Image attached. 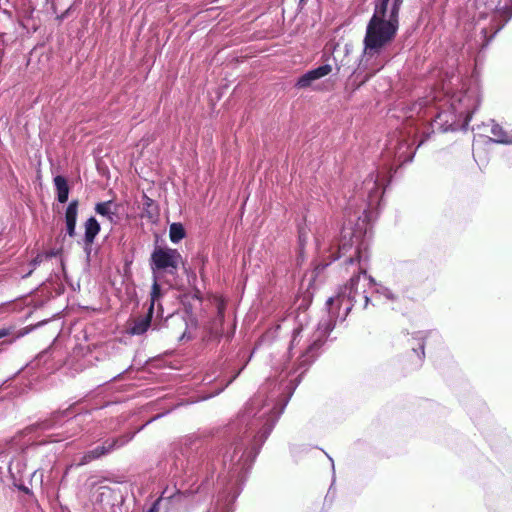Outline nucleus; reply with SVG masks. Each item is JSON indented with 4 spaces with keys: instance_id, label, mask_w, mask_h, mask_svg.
<instances>
[{
    "instance_id": "4468645a",
    "label": "nucleus",
    "mask_w": 512,
    "mask_h": 512,
    "mask_svg": "<svg viewBox=\"0 0 512 512\" xmlns=\"http://www.w3.org/2000/svg\"><path fill=\"white\" fill-rule=\"evenodd\" d=\"M239 373H240V371L237 372L236 374H234L229 379L221 377L220 374L214 375L215 374L214 372H213V374L206 373L202 380L204 385L214 384V386H213V390L210 391L209 394L203 398L207 399V398L216 396L219 393H221L227 386H229L237 378Z\"/></svg>"
},
{
    "instance_id": "cd10ccee",
    "label": "nucleus",
    "mask_w": 512,
    "mask_h": 512,
    "mask_svg": "<svg viewBox=\"0 0 512 512\" xmlns=\"http://www.w3.org/2000/svg\"><path fill=\"white\" fill-rule=\"evenodd\" d=\"M280 328H281V325L276 324V325H273L272 327H270L269 329H267L261 337V342L271 343L278 336V332H279Z\"/></svg>"
},
{
    "instance_id": "c9c22d12",
    "label": "nucleus",
    "mask_w": 512,
    "mask_h": 512,
    "mask_svg": "<svg viewBox=\"0 0 512 512\" xmlns=\"http://www.w3.org/2000/svg\"><path fill=\"white\" fill-rule=\"evenodd\" d=\"M8 335V331L6 329H0V339L4 338Z\"/></svg>"
},
{
    "instance_id": "20e7f679",
    "label": "nucleus",
    "mask_w": 512,
    "mask_h": 512,
    "mask_svg": "<svg viewBox=\"0 0 512 512\" xmlns=\"http://www.w3.org/2000/svg\"><path fill=\"white\" fill-rule=\"evenodd\" d=\"M473 22L466 28L470 48H486L512 18V0H474Z\"/></svg>"
},
{
    "instance_id": "f257e3e1",
    "label": "nucleus",
    "mask_w": 512,
    "mask_h": 512,
    "mask_svg": "<svg viewBox=\"0 0 512 512\" xmlns=\"http://www.w3.org/2000/svg\"><path fill=\"white\" fill-rule=\"evenodd\" d=\"M345 217L339 239L328 247L318 238L316 242L320 251L328 252L329 262L325 266L343 258V264L352 276L338 288L335 296L328 298V314L319 321L309 338L303 341L305 329L302 326L293 329L289 351L301 349L297 368L282 369L277 377H269L230 424V439L223 448L222 470L217 479L219 492H242L263 444L284 412L302 375L319 356L336 322L344 321L356 303L361 302L362 308L366 309L370 302L367 290H374L376 283L367 274L374 220L366 215L362 217L346 212Z\"/></svg>"
},
{
    "instance_id": "dca6fc26",
    "label": "nucleus",
    "mask_w": 512,
    "mask_h": 512,
    "mask_svg": "<svg viewBox=\"0 0 512 512\" xmlns=\"http://www.w3.org/2000/svg\"><path fill=\"white\" fill-rule=\"evenodd\" d=\"M427 333L423 331L415 332L411 338V357H415L416 360L414 362L415 368H419L422 366V363L425 358V338Z\"/></svg>"
},
{
    "instance_id": "423d86ee",
    "label": "nucleus",
    "mask_w": 512,
    "mask_h": 512,
    "mask_svg": "<svg viewBox=\"0 0 512 512\" xmlns=\"http://www.w3.org/2000/svg\"><path fill=\"white\" fill-rule=\"evenodd\" d=\"M91 420L92 414L90 411L72 416V406H70L63 411L54 412L49 419L38 423L37 428L48 431L65 425V431L48 435V442H59L76 435V427L82 426L84 423H88Z\"/></svg>"
},
{
    "instance_id": "f03ea898",
    "label": "nucleus",
    "mask_w": 512,
    "mask_h": 512,
    "mask_svg": "<svg viewBox=\"0 0 512 512\" xmlns=\"http://www.w3.org/2000/svg\"><path fill=\"white\" fill-rule=\"evenodd\" d=\"M415 149L412 148L404 132L393 135L382 154L383 163L369 173L361 185H357L349 196L345 212L362 217L369 216L375 220L382 206V196L386 185L390 182L396 166L413 160Z\"/></svg>"
},
{
    "instance_id": "4be33fe9",
    "label": "nucleus",
    "mask_w": 512,
    "mask_h": 512,
    "mask_svg": "<svg viewBox=\"0 0 512 512\" xmlns=\"http://www.w3.org/2000/svg\"><path fill=\"white\" fill-rule=\"evenodd\" d=\"M53 182L56 188L58 202L66 203L69 198V186L66 178L62 175H57L54 177Z\"/></svg>"
},
{
    "instance_id": "1a4fd4ad",
    "label": "nucleus",
    "mask_w": 512,
    "mask_h": 512,
    "mask_svg": "<svg viewBox=\"0 0 512 512\" xmlns=\"http://www.w3.org/2000/svg\"><path fill=\"white\" fill-rule=\"evenodd\" d=\"M135 432H128L123 435L114 438L105 439L100 445L86 451L80 460V465H86L94 460L100 459L101 457L107 456L127 445L135 436Z\"/></svg>"
},
{
    "instance_id": "9b49d317",
    "label": "nucleus",
    "mask_w": 512,
    "mask_h": 512,
    "mask_svg": "<svg viewBox=\"0 0 512 512\" xmlns=\"http://www.w3.org/2000/svg\"><path fill=\"white\" fill-rule=\"evenodd\" d=\"M460 121L463 122V119L459 118V115L454 110L450 109L449 106L447 110H440L436 114L432 125L442 132H447L457 130Z\"/></svg>"
},
{
    "instance_id": "9d476101",
    "label": "nucleus",
    "mask_w": 512,
    "mask_h": 512,
    "mask_svg": "<svg viewBox=\"0 0 512 512\" xmlns=\"http://www.w3.org/2000/svg\"><path fill=\"white\" fill-rule=\"evenodd\" d=\"M407 289L394 290L390 287L375 283L374 293L384 300V303L389 305L391 309L402 311L407 307L409 297L407 296Z\"/></svg>"
},
{
    "instance_id": "c85d7f7f",
    "label": "nucleus",
    "mask_w": 512,
    "mask_h": 512,
    "mask_svg": "<svg viewBox=\"0 0 512 512\" xmlns=\"http://www.w3.org/2000/svg\"><path fill=\"white\" fill-rule=\"evenodd\" d=\"M45 260V255H43L42 253H38L30 262V266H31V269L30 271L24 276V277H28L29 275H31V273L33 272L34 269H36L41 263H43Z\"/></svg>"
},
{
    "instance_id": "ddd939ff",
    "label": "nucleus",
    "mask_w": 512,
    "mask_h": 512,
    "mask_svg": "<svg viewBox=\"0 0 512 512\" xmlns=\"http://www.w3.org/2000/svg\"><path fill=\"white\" fill-rule=\"evenodd\" d=\"M331 72L332 66L329 64H324L315 69H311L298 78L295 83V87L298 89L309 88L313 82L327 76Z\"/></svg>"
},
{
    "instance_id": "bb28decb",
    "label": "nucleus",
    "mask_w": 512,
    "mask_h": 512,
    "mask_svg": "<svg viewBox=\"0 0 512 512\" xmlns=\"http://www.w3.org/2000/svg\"><path fill=\"white\" fill-rule=\"evenodd\" d=\"M307 243V234L305 231L300 228L299 229V235H298V245H299V252L297 257V265H301V263L304 260V247Z\"/></svg>"
},
{
    "instance_id": "f8f14e48",
    "label": "nucleus",
    "mask_w": 512,
    "mask_h": 512,
    "mask_svg": "<svg viewBox=\"0 0 512 512\" xmlns=\"http://www.w3.org/2000/svg\"><path fill=\"white\" fill-rule=\"evenodd\" d=\"M63 364L62 352L56 347L45 349L35 359V366H44L46 370H56Z\"/></svg>"
},
{
    "instance_id": "f3484780",
    "label": "nucleus",
    "mask_w": 512,
    "mask_h": 512,
    "mask_svg": "<svg viewBox=\"0 0 512 512\" xmlns=\"http://www.w3.org/2000/svg\"><path fill=\"white\" fill-rule=\"evenodd\" d=\"M118 209V204L111 200L98 202L94 207L95 212L106 218L111 225H117L119 223Z\"/></svg>"
},
{
    "instance_id": "b1692460",
    "label": "nucleus",
    "mask_w": 512,
    "mask_h": 512,
    "mask_svg": "<svg viewBox=\"0 0 512 512\" xmlns=\"http://www.w3.org/2000/svg\"><path fill=\"white\" fill-rule=\"evenodd\" d=\"M491 133L495 137V142L512 144V137H508L503 128L494 121H492Z\"/></svg>"
},
{
    "instance_id": "6e6552de",
    "label": "nucleus",
    "mask_w": 512,
    "mask_h": 512,
    "mask_svg": "<svg viewBox=\"0 0 512 512\" xmlns=\"http://www.w3.org/2000/svg\"><path fill=\"white\" fill-rule=\"evenodd\" d=\"M182 256L177 249L156 246L150 257V267L153 275L165 272L175 275L178 271Z\"/></svg>"
},
{
    "instance_id": "39448f33",
    "label": "nucleus",
    "mask_w": 512,
    "mask_h": 512,
    "mask_svg": "<svg viewBox=\"0 0 512 512\" xmlns=\"http://www.w3.org/2000/svg\"><path fill=\"white\" fill-rule=\"evenodd\" d=\"M203 440L196 434L183 437L175 444L169 457V476L186 482L192 477L201 463Z\"/></svg>"
},
{
    "instance_id": "7ed1b4c3",
    "label": "nucleus",
    "mask_w": 512,
    "mask_h": 512,
    "mask_svg": "<svg viewBox=\"0 0 512 512\" xmlns=\"http://www.w3.org/2000/svg\"><path fill=\"white\" fill-rule=\"evenodd\" d=\"M389 2L378 0L363 40L364 49L354 73L365 72V80L379 72L389 61L386 47L394 40L399 20L387 17Z\"/></svg>"
},
{
    "instance_id": "e433bc0d",
    "label": "nucleus",
    "mask_w": 512,
    "mask_h": 512,
    "mask_svg": "<svg viewBox=\"0 0 512 512\" xmlns=\"http://www.w3.org/2000/svg\"><path fill=\"white\" fill-rule=\"evenodd\" d=\"M327 456H328V458H329V460H330V462H331L332 472H333V475H334V474H335L334 461H333V459H332L329 455H327Z\"/></svg>"
},
{
    "instance_id": "7c9ffc66",
    "label": "nucleus",
    "mask_w": 512,
    "mask_h": 512,
    "mask_svg": "<svg viewBox=\"0 0 512 512\" xmlns=\"http://www.w3.org/2000/svg\"><path fill=\"white\" fill-rule=\"evenodd\" d=\"M59 253H60V250H54V249H51L46 252H42V254L45 255V260H49L53 257H56Z\"/></svg>"
},
{
    "instance_id": "aec40b11",
    "label": "nucleus",
    "mask_w": 512,
    "mask_h": 512,
    "mask_svg": "<svg viewBox=\"0 0 512 512\" xmlns=\"http://www.w3.org/2000/svg\"><path fill=\"white\" fill-rule=\"evenodd\" d=\"M191 495L190 490L182 491L181 489L174 486L173 488L166 487L158 497V499L172 501L173 506L179 505L183 500L187 499Z\"/></svg>"
},
{
    "instance_id": "a878e982",
    "label": "nucleus",
    "mask_w": 512,
    "mask_h": 512,
    "mask_svg": "<svg viewBox=\"0 0 512 512\" xmlns=\"http://www.w3.org/2000/svg\"><path fill=\"white\" fill-rule=\"evenodd\" d=\"M403 0H390L387 6V17L399 20V10Z\"/></svg>"
},
{
    "instance_id": "ea45409f",
    "label": "nucleus",
    "mask_w": 512,
    "mask_h": 512,
    "mask_svg": "<svg viewBox=\"0 0 512 512\" xmlns=\"http://www.w3.org/2000/svg\"><path fill=\"white\" fill-rule=\"evenodd\" d=\"M185 336H186V334H185V333H184V334H182V336H181V338H180V339H181V340H182V339H184V337H185Z\"/></svg>"
},
{
    "instance_id": "a211bd4d",
    "label": "nucleus",
    "mask_w": 512,
    "mask_h": 512,
    "mask_svg": "<svg viewBox=\"0 0 512 512\" xmlns=\"http://www.w3.org/2000/svg\"><path fill=\"white\" fill-rule=\"evenodd\" d=\"M79 201L74 199L69 202L65 210L66 234L73 238L76 235Z\"/></svg>"
},
{
    "instance_id": "58836bf2",
    "label": "nucleus",
    "mask_w": 512,
    "mask_h": 512,
    "mask_svg": "<svg viewBox=\"0 0 512 512\" xmlns=\"http://www.w3.org/2000/svg\"><path fill=\"white\" fill-rule=\"evenodd\" d=\"M304 4H305V0H300V1H299V5H300V6H304Z\"/></svg>"
},
{
    "instance_id": "f704fd0d",
    "label": "nucleus",
    "mask_w": 512,
    "mask_h": 512,
    "mask_svg": "<svg viewBox=\"0 0 512 512\" xmlns=\"http://www.w3.org/2000/svg\"><path fill=\"white\" fill-rule=\"evenodd\" d=\"M168 412H169V411H166V412H164V413L157 414L156 416H154V417H152L150 420H148V421L146 422V425H147V424H149V423H151V422H153V421H155V420H157V419H159V418H161V417H163V416H164V415H166Z\"/></svg>"
},
{
    "instance_id": "c756f323",
    "label": "nucleus",
    "mask_w": 512,
    "mask_h": 512,
    "mask_svg": "<svg viewBox=\"0 0 512 512\" xmlns=\"http://www.w3.org/2000/svg\"><path fill=\"white\" fill-rule=\"evenodd\" d=\"M162 508V499H156L151 506L147 509L146 512H161Z\"/></svg>"
},
{
    "instance_id": "0eeeda50",
    "label": "nucleus",
    "mask_w": 512,
    "mask_h": 512,
    "mask_svg": "<svg viewBox=\"0 0 512 512\" xmlns=\"http://www.w3.org/2000/svg\"><path fill=\"white\" fill-rule=\"evenodd\" d=\"M447 96L450 109L454 110L459 118L463 119V127H467L472 115L481 103V92L478 83L472 80L464 82L460 90Z\"/></svg>"
},
{
    "instance_id": "4c0bfd02",
    "label": "nucleus",
    "mask_w": 512,
    "mask_h": 512,
    "mask_svg": "<svg viewBox=\"0 0 512 512\" xmlns=\"http://www.w3.org/2000/svg\"><path fill=\"white\" fill-rule=\"evenodd\" d=\"M427 137H428V135H425V138H421V139L419 140V143H418L417 147L421 146V145L425 142V140L427 139Z\"/></svg>"
},
{
    "instance_id": "393cba45",
    "label": "nucleus",
    "mask_w": 512,
    "mask_h": 512,
    "mask_svg": "<svg viewBox=\"0 0 512 512\" xmlns=\"http://www.w3.org/2000/svg\"><path fill=\"white\" fill-rule=\"evenodd\" d=\"M186 236V231L181 223L175 222L170 225L169 237L172 243H179Z\"/></svg>"
},
{
    "instance_id": "2eb2a0df",
    "label": "nucleus",
    "mask_w": 512,
    "mask_h": 512,
    "mask_svg": "<svg viewBox=\"0 0 512 512\" xmlns=\"http://www.w3.org/2000/svg\"><path fill=\"white\" fill-rule=\"evenodd\" d=\"M427 101L424 99H421L407 107L404 108L405 114L407 117V121L404 124L403 129L405 130V134L407 136H410L411 133L414 134V136H417L419 133V127L414 123L412 118L414 115H419L422 111V109L426 106Z\"/></svg>"
},
{
    "instance_id": "72a5a7b5",
    "label": "nucleus",
    "mask_w": 512,
    "mask_h": 512,
    "mask_svg": "<svg viewBox=\"0 0 512 512\" xmlns=\"http://www.w3.org/2000/svg\"><path fill=\"white\" fill-rule=\"evenodd\" d=\"M17 488H18L20 491L24 492L25 494H28V495L32 494L31 489H29L27 486H25V485H23V484L18 485V486H17Z\"/></svg>"
},
{
    "instance_id": "5701e85b",
    "label": "nucleus",
    "mask_w": 512,
    "mask_h": 512,
    "mask_svg": "<svg viewBox=\"0 0 512 512\" xmlns=\"http://www.w3.org/2000/svg\"><path fill=\"white\" fill-rule=\"evenodd\" d=\"M158 280H159L158 275H153V284H152L151 293H150V306L148 308V310L153 313H154L155 304L162 297V289H161V286H160Z\"/></svg>"
},
{
    "instance_id": "412c9836",
    "label": "nucleus",
    "mask_w": 512,
    "mask_h": 512,
    "mask_svg": "<svg viewBox=\"0 0 512 512\" xmlns=\"http://www.w3.org/2000/svg\"><path fill=\"white\" fill-rule=\"evenodd\" d=\"M101 231V225L99 221L94 217H89L84 223V235L82 242L94 243L97 235Z\"/></svg>"
},
{
    "instance_id": "6ab92c4d",
    "label": "nucleus",
    "mask_w": 512,
    "mask_h": 512,
    "mask_svg": "<svg viewBox=\"0 0 512 512\" xmlns=\"http://www.w3.org/2000/svg\"><path fill=\"white\" fill-rule=\"evenodd\" d=\"M152 317L153 312L148 310L145 316L134 319L127 328L128 334L132 336L143 335L151 326Z\"/></svg>"
},
{
    "instance_id": "473e14b6",
    "label": "nucleus",
    "mask_w": 512,
    "mask_h": 512,
    "mask_svg": "<svg viewBox=\"0 0 512 512\" xmlns=\"http://www.w3.org/2000/svg\"><path fill=\"white\" fill-rule=\"evenodd\" d=\"M82 244H83V250H84L86 256L90 257L91 252H92V245H93V243H89L88 244L87 242H82Z\"/></svg>"
},
{
    "instance_id": "2f4dec72",
    "label": "nucleus",
    "mask_w": 512,
    "mask_h": 512,
    "mask_svg": "<svg viewBox=\"0 0 512 512\" xmlns=\"http://www.w3.org/2000/svg\"><path fill=\"white\" fill-rule=\"evenodd\" d=\"M174 508L172 501L164 500L161 510L164 512H170Z\"/></svg>"
}]
</instances>
